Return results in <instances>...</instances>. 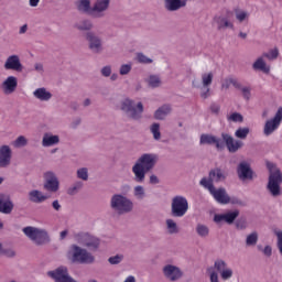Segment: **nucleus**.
Listing matches in <instances>:
<instances>
[{
    "label": "nucleus",
    "mask_w": 282,
    "mask_h": 282,
    "mask_svg": "<svg viewBox=\"0 0 282 282\" xmlns=\"http://www.w3.org/2000/svg\"><path fill=\"white\" fill-rule=\"evenodd\" d=\"M160 156L155 153H143L132 166L133 180L137 184H144L147 174L155 169Z\"/></svg>",
    "instance_id": "nucleus-1"
},
{
    "label": "nucleus",
    "mask_w": 282,
    "mask_h": 282,
    "mask_svg": "<svg viewBox=\"0 0 282 282\" xmlns=\"http://www.w3.org/2000/svg\"><path fill=\"white\" fill-rule=\"evenodd\" d=\"M119 109L128 118V120H134L135 122L142 120L144 113V104L141 101L135 104V100L127 97L119 104Z\"/></svg>",
    "instance_id": "nucleus-2"
},
{
    "label": "nucleus",
    "mask_w": 282,
    "mask_h": 282,
    "mask_svg": "<svg viewBox=\"0 0 282 282\" xmlns=\"http://www.w3.org/2000/svg\"><path fill=\"white\" fill-rule=\"evenodd\" d=\"M267 169L269 171V178L267 184V191H269L272 197H281V184H282V173L276 164L268 161Z\"/></svg>",
    "instance_id": "nucleus-3"
},
{
    "label": "nucleus",
    "mask_w": 282,
    "mask_h": 282,
    "mask_svg": "<svg viewBox=\"0 0 282 282\" xmlns=\"http://www.w3.org/2000/svg\"><path fill=\"white\" fill-rule=\"evenodd\" d=\"M110 209L119 217L129 215L133 213V200L122 194H113L110 198Z\"/></svg>",
    "instance_id": "nucleus-4"
},
{
    "label": "nucleus",
    "mask_w": 282,
    "mask_h": 282,
    "mask_svg": "<svg viewBox=\"0 0 282 282\" xmlns=\"http://www.w3.org/2000/svg\"><path fill=\"white\" fill-rule=\"evenodd\" d=\"M22 232L30 241H33L35 246H47L52 243V237H50L47 229L28 226L22 229Z\"/></svg>",
    "instance_id": "nucleus-5"
},
{
    "label": "nucleus",
    "mask_w": 282,
    "mask_h": 282,
    "mask_svg": "<svg viewBox=\"0 0 282 282\" xmlns=\"http://www.w3.org/2000/svg\"><path fill=\"white\" fill-rule=\"evenodd\" d=\"M68 259L72 263H80L89 265L96 261V258L87 249L78 247V245H72L70 250L68 251Z\"/></svg>",
    "instance_id": "nucleus-6"
},
{
    "label": "nucleus",
    "mask_w": 282,
    "mask_h": 282,
    "mask_svg": "<svg viewBox=\"0 0 282 282\" xmlns=\"http://www.w3.org/2000/svg\"><path fill=\"white\" fill-rule=\"evenodd\" d=\"M226 177H228V173L220 167L212 169L207 177H203L199 182L200 186L204 188H208L209 186H215L219 184V182H226Z\"/></svg>",
    "instance_id": "nucleus-7"
},
{
    "label": "nucleus",
    "mask_w": 282,
    "mask_h": 282,
    "mask_svg": "<svg viewBox=\"0 0 282 282\" xmlns=\"http://www.w3.org/2000/svg\"><path fill=\"white\" fill-rule=\"evenodd\" d=\"M186 213H188V199L182 195L174 196L171 203V215L182 218Z\"/></svg>",
    "instance_id": "nucleus-8"
},
{
    "label": "nucleus",
    "mask_w": 282,
    "mask_h": 282,
    "mask_svg": "<svg viewBox=\"0 0 282 282\" xmlns=\"http://www.w3.org/2000/svg\"><path fill=\"white\" fill-rule=\"evenodd\" d=\"M84 39L87 41L88 50L93 54H102L105 51V42L102 41V36L98 35V33L94 31H89L84 34Z\"/></svg>",
    "instance_id": "nucleus-9"
},
{
    "label": "nucleus",
    "mask_w": 282,
    "mask_h": 282,
    "mask_svg": "<svg viewBox=\"0 0 282 282\" xmlns=\"http://www.w3.org/2000/svg\"><path fill=\"white\" fill-rule=\"evenodd\" d=\"M44 177V184L43 188L46 191V193H58L61 188V181H58V176H56V173L52 171H47L43 174Z\"/></svg>",
    "instance_id": "nucleus-10"
},
{
    "label": "nucleus",
    "mask_w": 282,
    "mask_h": 282,
    "mask_svg": "<svg viewBox=\"0 0 282 282\" xmlns=\"http://www.w3.org/2000/svg\"><path fill=\"white\" fill-rule=\"evenodd\" d=\"M75 241L89 250H98L100 240L88 232H79L75 235Z\"/></svg>",
    "instance_id": "nucleus-11"
},
{
    "label": "nucleus",
    "mask_w": 282,
    "mask_h": 282,
    "mask_svg": "<svg viewBox=\"0 0 282 282\" xmlns=\"http://www.w3.org/2000/svg\"><path fill=\"white\" fill-rule=\"evenodd\" d=\"M281 122H282V107H279L274 117L265 121L263 127V135H265L267 138L269 135H272V133H274V131H276V129L281 127Z\"/></svg>",
    "instance_id": "nucleus-12"
},
{
    "label": "nucleus",
    "mask_w": 282,
    "mask_h": 282,
    "mask_svg": "<svg viewBox=\"0 0 282 282\" xmlns=\"http://www.w3.org/2000/svg\"><path fill=\"white\" fill-rule=\"evenodd\" d=\"M216 274H220L223 281H230L232 279L234 271L228 267V263L225 260L217 259L214 262V268Z\"/></svg>",
    "instance_id": "nucleus-13"
},
{
    "label": "nucleus",
    "mask_w": 282,
    "mask_h": 282,
    "mask_svg": "<svg viewBox=\"0 0 282 282\" xmlns=\"http://www.w3.org/2000/svg\"><path fill=\"white\" fill-rule=\"evenodd\" d=\"M221 139L225 142V145L229 153H237L238 151H240V149H243V141L236 140L232 135L226 132L221 133Z\"/></svg>",
    "instance_id": "nucleus-14"
},
{
    "label": "nucleus",
    "mask_w": 282,
    "mask_h": 282,
    "mask_svg": "<svg viewBox=\"0 0 282 282\" xmlns=\"http://www.w3.org/2000/svg\"><path fill=\"white\" fill-rule=\"evenodd\" d=\"M206 189L209 191L210 195H213L218 204H230V196L226 192V188L219 187L216 189L215 185H209Z\"/></svg>",
    "instance_id": "nucleus-15"
},
{
    "label": "nucleus",
    "mask_w": 282,
    "mask_h": 282,
    "mask_svg": "<svg viewBox=\"0 0 282 282\" xmlns=\"http://www.w3.org/2000/svg\"><path fill=\"white\" fill-rule=\"evenodd\" d=\"M110 3L111 0H96L91 8V17H95V19L105 17V12L109 10Z\"/></svg>",
    "instance_id": "nucleus-16"
},
{
    "label": "nucleus",
    "mask_w": 282,
    "mask_h": 282,
    "mask_svg": "<svg viewBox=\"0 0 282 282\" xmlns=\"http://www.w3.org/2000/svg\"><path fill=\"white\" fill-rule=\"evenodd\" d=\"M3 67L7 70L18 72V74L23 72V64L21 63V57H19V55H10L7 57Z\"/></svg>",
    "instance_id": "nucleus-17"
},
{
    "label": "nucleus",
    "mask_w": 282,
    "mask_h": 282,
    "mask_svg": "<svg viewBox=\"0 0 282 282\" xmlns=\"http://www.w3.org/2000/svg\"><path fill=\"white\" fill-rule=\"evenodd\" d=\"M163 274L169 281H180V279H182V276L184 275V272H182V269H180V267L167 264L163 267Z\"/></svg>",
    "instance_id": "nucleus-18"
},
{
    "label": "nucleus",
    "mask_w": 282,
    "mask_h": 282,
    "mask_svg": "<svg viewBox=\"0 0 282 282\" xmlns=\"http://www.w3.org/2000/svg\"><path fill=\"white\" fill-rule=\"evenodd\" d=\"M3 94L10 96V94H14L17 91V87H19V79L15 76H8L0 85Z\"/></svg>",
    "instance_id": "nucleus-19"
},
{
    "label": "nucleus",
    "mask_w": 282,
    "mask_h": 282,
    "mask_svg": "<svg viewBox=\"0 0 282 282\" xmlns=\"http://www.w3.org/2000/svg\"><path fill=\"white\" fill-rule=\"evenodd\" d=\"M237 175L239 180H253L254 171L250 167V163L242 161L239 163L237 167Z\"/></svg>",
    "instance_id": "nucleus-20"
},
{
    "label": "nucleus",
    "mask_w": 282,
    "mask_h": 282,
    "mask_svg": "<svg viewBox=\"0 0 282 282\" xmlns=\"http://www.w3.org/2000/svg\"><path fill=\"white\" fill-rule=\"evenodd\" d=\"M239 217V210H232V212H227L225 214H216L214 216V221L215 224H221V221H225V224H235V220Z\"/></svg>",
    "instance_id": "nucleus-21"
},
{
    "label": "nucleus",
    "mask_w": 282,
    "mask_h": 282,
    "mask_svg": "<svg viewBox=\"0 0 282 282\" xmlns=\"http://www.w3.org/2000/svg\"><path fill=\"white\" fill-rule=\"evenodd\" d=\"M12 162V148L10 145L0 147V169H8V165Z\"/></svg>",
    "instance_id": "nucleus-22"
},
{
    "label": "nucleus",
    "mask_w": 282,
    "mask_h": 282,
    "mask_svg": "<svg viewBox=\"0 0 282 282\" xmlns=\"http://www.w3.org/2000/svg\"><path fill=\"white\" fill-rule=\"evenodd\" d=\"M12 210H14V203H12L10 195L0 193V213L10 215Z\"/></svg>",
    "instance_id": "nucleus-23"
},
{
    "label": "nucleus",
    "mask_w": 282,
    "mask_h": 282,
    "mask_svg": "<svg viewBox=\"0 0 282 282\" xmlns=\"http://www.w3.org/2000/svg\"><path fill=\"white\" fill-rule=\"evenodd\" d=\"M200 144H215L218 151L225 149L226 144L221 141V139L213 135V134H202L200 135Z\"/></svg>",
    "instance_id": "nucleus-24"
},
{
    "label": "nucleus",
    "mask_w": 282,
    "mask_h": 282,
    "mask_svg": "<svg viewBox=\"0 0 282 282\" xmlns=\"http://www.w3.org/2000/svg\"><path fill=\"white\" fill-rule=\"evenodd\" d=\"M61 142V137L58 134H52L50 132H45L42 138V147L50 148L56 147Z\"/></svg>",
    "instance_id": "nucleus-25"
},
{
    "label": "nucleus",
    "mask_w": 282,
    "mask_h": 282,
    "mask_svg": "<svg viewBox=\"0 0 282 282\" xmlns=\"http://www.w3.org/2000/svg\"><path fill=\"white\" fill-rule=\"evenodd\" d=\"M184 7H186V0H164V8L167 12H177Z\"/></svg>",
    "instance_id": "nucleus-26"
},
{
    "label": "nucleus",
    "mask_w": 282,
    "mask_h": 282,
    "mask_svg": "<svg viewBox=\"0 0 282 282\" xmlns=\"http://www.w3.org/2000/svg\"><path fill=\"white\" fill-rule=\"evenodd\" d=\"M28 197L29 202H31L32 204H43V202H47V196L39 189L30 191Z\"/></svg>",
    "instance_id": "nucleus-27"
},
{
    "label": "nucleus",
    "mask_w": 282,
    "mask_h": 282,
    "mask_svg": "<svg viewBox=\"0 0 282 282\" xmlns=\"http://www.w3.org/2000/svg\"><path fill=\"white\" fill-rule=\"evenodd\" d=\"M171 111H173V108L171 107V105L165 104V105L159 107L154 111V119L155 120H166V117L171 116Z\"/></svg>",
    "instance_id": "nucleus-28"
},
{
    "label": "nucleus",
    "mask_w": 282,
    "mask_h": 282,
    "mask_svg": "<svg viewBox=\"0 0 282 282\" xmlns=\"http://www.w3.org/2000/svg\"><path fill=\"white\" fill-rule=\"evenodd\" d=\"M33 96L41 102H50L52 100V94L45 87L36 88L33 91Z\"/></svg>",
    "instance_id": "nucleus-29"
},
{
    "label": "nucleus",
    "mask_w": 282,
    "mask_h": 282,
    "mask_svg": "<svg viewBox=\"0 0 282 282\" xmlns=\"http://www.w3.org/2000/svg\"><path fill=\"white\" fill-rule=\"evenodd\" d=\"M214 22L217 25V30H232V28H235V24L224 15H216Z\"/></svg>",
    "instance_id": "nucleus-30"
},
{
    "label": "nucleus",
    "mask_w": 282,
    "mask_h": 282,
    "mask_svg": "<svg viewBox=\"0 0 282 282\" xmlns=\"http://www.w3.org/2000/svg\"><path fill=\"white\" fill-rule=\"evenodd\" d=\"M78 12L91 14V0H77L75 3Z\"/></svg>",
    "instance_id": "nucleus-31"
},
{
    "label": "nucleus",
    "mask_w": 282,
    "mask_h": 282,
    "mask_svg": "<svg viewBox=\"0 0 282 282\" xmlns=\"http://www.w3.org/2000/svg\"><path fill=\"white\" fill-rule=\"evenodd\" d=\"M253 69L263 72L264 74H270V67L263 61V56L258 57L257 61L252 64Z\"/></svg>",
    "instance_id": "nucleus-32"
},
{
    "label": "nucleus",
    "mask_w": 282,
    "mask_h": 282,
    "mask_svg": "<svg viewBox=\"0 0 282 282\" xmlns=\"http://www.w3.org/2000/svg\"><path fill=\"white\" fill-rule=\"evenodd\" d=\"M75 28L79 30V32H93L94 22H91V20H82L79 23L75 24Z\"/></svg>",
    "instance_id": "nucleus-33"
},
{
    "label": "nucleus",
    "mask_w": 282,
    "mask_h": 282,
    "mask_svg": "<svg viewBox=\"0 0 282 282\" xmlns=\"http://www.w3.org/2000/svg\"><path fill=\"white\" fill-rule=\"evenodd\" d=\"M133 197L138 202H144L147 199V189L142 185H137L133 187Z\"/></svg>",
    "instance_id": "nucleus-34"
},
{
    "label": "nucleus",
    "mask_w": 282,
    "mask_h": 282,
    "mask_svg": "<svg viewBox=\"0 0 282 282\" xmlns=\"http://www.w3.org/2000/svg\"><path fill=\"white\" fill-rule=\"evenodd\" d=\"M148 87L151 89H158V87H162V79L158 75H150L147 79Z\"/></svg>",
    "instance_id": "nucleus-35"
},
{
    "label": "nucleus",
    "mask_w": 282,
    "mask_h": 282,
    "mask_svg": "<svg viewBox=\"0 0 282 282\" xmlns=\"http://www.w3.org/2000/svg\"><path fill=\"white\" fill-rule=\"evenodd\" d=\"M230 85H232V87H235V89H241V84L232 77L226 78L223 82L221 89H230Z\"/></svg>",
    "instance_id": "nucleus-36"
},
{
    "label": "nucleus",
    "mask_w": 282,
    "mask_h": 282,
    "mask_svg": "<svg viewBox=\"0 0 282 282\" xmlns=\"http://www.w3.org/2000/svg\"><path fill=\"white\" fill-rule=\"evenodd\" d=\"M150 132L153 135V140L160 142L162 140V132L160 131V123L154 122L150 126Z\"/></svg>",
    "instance_id": "nucleus-37"
},
{
    "label": "nucleus",
    "mask_w": 282,
    "mask_h": 282,
    "mask_svg": "<svg viewBox=\"0 0 282 282\" xmlns=\"http://www.w3.org/2000/svg\"><path fill=\"white\" fill-rule=\"evenodd\" d=\"M196 234L198 237H202V239H206V237L210 235V229L206 225L198 224L196 225Z\"/></svg>",
    "instance_id": "nucleus-38"
},
{
    "label": "nucleus",
    "mask_w": 282,
    "mask_h": 282,
    "mask_svg": "<svg viewBox=\"0 0 282 282\" xmlns=\"http://www.w3.org/2000/svg\"><path fill=\"white\" fill-rule=\"evenodd\" d=\"M250 135V128L248 127H239L235 131V138H238V140H246Z\"/></svg>",
    "instance_id": "nucleus-39"
},
{
    "label": "nucleus",
    "mask_w": 282,
    "mask_h": 282,
    "mask_svg": "<svg viewBox=\"0 0 282 282\" xmlns=\"http://www.w3.org/2000/svg\"><path fill=\"white\" fill-rule=\"evenodd\" d=\"M259 241V234L257 231H252L246 238V246L248 248L257 246Z\"/></svg>",
    "instance_id": "nucleus-40"
},
{
    "label": "nucleus",
    "mask_w": 282,
    "mask_h": 282,
    "mask_svg": "<svg viewBox=\"0 0 282 282\" xmlns=\"http://www.w3.org/2000/svg\"><path fill=\"white\" fill-rule=\"evenodd\" d=\"M165 224H166L167 232L170 235H177V232H180V229L177 228V223H175V220L170 218L165 220Z\"/></svg>",
    "instance_id": "nucleus-41"
},
{
    "label": "nucleus",
    "mask_w": 282,
    "mask_h": 282,
    "mask_svg": "<svg viewBox=\"0 0 282 282\" xmlns=\"http://www.w3.org/2000/svg\"><path fill=\"white\" fill-rule=\"evenodd\" d=\"M83 188V182L77 181L70 187L67 188V195L74 196Z\"/></svg>",
    "instance_id": "nucleus-42"
},
{
    "label": "nucleus",
    "mask_w": 282,
    "mask_h": 282,
    "mask_svg": "<svg viewBox=\"0 0 282 282\" xmlns=\"http://www.w3.org/2000/svg\"><path fill=\"white\" fill-rule=\"evenodd\" d=\"M262 58H268V61H276V58H279V48L274 47L269 52L263 53Z\"/></svg>",
    "instance_id": "nucleus-43"
},
{
    "label": "nucleus",
    "mask_w": 282,
    "mask_h": 282,
    "mask_svg": "<svg viewBox=\"0 0 282 282\" xmlns=\"http://www.w3.org/2000/svg\"><path fill=\"white\" fill-rule=\"evenodd\" d=\"M213 78H214V75L213 73H204L202 75V84H203V87H209L213 85Z\"/></svg>",
    "instance_id": "nucleus-44"
},
{
    "label": "nucleus",
    "mask_w": 282,
    "mask_h": 282,
    "mask_svg": "<svg viewBox=\"0 0 282 282\" xmlns=\"http://www.w3.org/2000/svg\"><path fill=\"white\" fill-rule=\"evenodd\" d=\"M235 14H236V19H237V21H239V23H243V21H246V19H248V17H250L248 11H243L240 9H235Z\"/></svg>",
    "instance_id": "nucleus-45"
},
{
    "label": "nucleus",
    "mask_w": 282,
    "mask_h": 282,
    "mask_svg": "<svg viewBox=\"0 0 282 282\" xmlns=\"http://www.w3.org/2000/svg\"><path fill=\"white\" fill-rule=\"evenodd\" d=\"M13 147L15 149H21L23 147H28V139L24 135H20L14 141H13Z\"/></svg>",
    "instance_id": "nucleus-46"
},
{
    "label": "nucleus",
    "mask_w": 282,
    "mask_h": 282,
    "mask_svg": "<svg viewBox=\"0 0 282 282\" xmlns=\"http://www.w3.org/2000/svg\"><path fill=\"white\" fill-rule=\"evenodd\" d=\"M137 61L141 63V65H151V63H153V59L144 55V53H137Z\"/></svg>",
    "instance_id": "nucleus-47"
},
{
    "label": "nucleus",
    "mask_w": 282,
    "mask_h": 282,
    "mask_svg": "<svg viewBox=\"0 0 282 282\" xmlns=\"http://www.w3.org/2000/svg\"><path fill=\"white\" fill-rule=\"evenodd\" d=\"M239 89L242 94V97L245 98V100H250L251 96H252V88H250V86H242L240 84V88H236Z\"/></svg>",
    "instance_id": "nucleus-48"
},
{
    "label": "nucleus",
    "mask_w": 282,
    "mask_h": 282,
    "mask_svg": "<svg viewBox=\"0 0 282 282\" xmlns=\"http://www.w3.org/2000/svg\"><path fill=\"white\" fill-rule=\"evenodd\" d=\"M131 69H133V65L131 63L122 64L119 68L120 76H128L131 74Z\"/></svg>",
    "instance_id": "nucleus-49"
},
{
    "label": "nucleus",
    "mask_w": 282,
    "mask_h": 282,
    "mask_svg": "<svg viewBox=\"0 0 282 282\" xmlns=\"http://www.w3.org/2000/svg\"><path fill=\"white\" fill-rule=\"evenodd\" d=\"M77 177L78 180L87 182L89 180V171L87 170V167H80L79 170H77Z\"/></svg>",
    "instance_id": "nucleus-50"
},
{
    "label": "nucleus",
    "mask_w": 282,
    "mask_h": 282,
    "mask_svg": "<svg viewBox=\"0 0 282 282\" xmlns=\"http://www.w3.org/2000/svg\"><path fill=\"white\" fill-rule=\"evenodd\" d=\"M123 260H124L123 254H116L108 259V263H110V265H119V263H122Z\"/></svg>",
    "instance_id": "nucleus-51"
},
{
    "label": "nucleus",
    "mask_w": 282,
    "mask_h": 282,
    "mask_svg": "<svg viewBox=\"0 0 282 282\" xmlns=\"http://www.w3.org/2000/svg\"><path fill=\"white\" fill-rule=\"evenodd\" d=\"M228 122H243V115L239 112H232L227 117Z\"/></svg>",
    "instance_id": "nucleus-52"
},
{
    "label": "nucleus",
    "mask_w": 282,
    "mask_h": 282,
    "mask_svg": "<svg viewBox=\"0 0 282 282\" xmlns=\"http://www.w3.org/2000/svg\"><path fill=\"white\" fill-rule=\"evenodd\" d=\"M276 236V248L279 250L280 257H282V230L274 232Z\"/></svg>",
    "instance_id": "nucleus-53"
},
{
    "label": "nucleus",
    "mask_w": 282,
    "mask_h": 282,
    "mask_svg": "<svg viewBox=\"0 0 282 282\" xmlns=\"http://www.w3.org/2000/svg\"><path fill=\"white\" fill-rule=\"evenodd\" d=\"M236 228L238 230H246V228H248V221L246 220V218H240L236 221Z\"/></svg>",
    "instance_id": "nucleus-54"
},
{
    "label": "nucleus",
    "mask_w": 282,
    "mask_h": 282,
    "mask_svg": "<svg viewBox=\"0 0 282 282\" xmlns=\"http://www.w3.org/2000/svg\"><path fill=\"white\" fill-rule=\"evenodd\" d=\"M2 254L8 259H14V257H17V251H14L12 248H4Z\"/></svg>",
    "instance_id": "nucleus-55"
},
{
    "label": "nucleus",
    "mask_w": 282,
    "mask_h": 282,
    "mask_svg": "<svg viewBox=\"0 0 282 282\" xmlns=\"http://www.w3.org/2000/svg\"><path fill=\"white\" fill-rule=\"evenodd\" d=\"M100 74L104 76V78H109V76H111V65L104 66L100 69Z\"/></svg>",
    "instance_id": "nucleus-56"
},
{
    "label": "nucleus",
    "mask_w": 282,
    "mask_h": 282,
    "mask_svg": "<svg viewBox=\"0 0 282 282\" xmlns=\"http://www.w3.org/2000/svg\"><path fill=\"white\" fill-rule=\"evenodd\" d=\"M200 98H203V100L210 98V87L209 86H207V87L203 86L202 91H200Z\"/></svg>",
    "instance_id": "nucleus-57"
},
{
    "label": "nucleus",
    "mask_w": 282,
    "mask_h": 282,
    "mask_svg": "<svg viewBox=\"0 0 282 282\" xmlns=\"http://www.w3.org/2000/svg\"><path fill=\"white\" fill-rule=\"evenodd\" d=\"M229 204H234V206H246V202L237 197L229 198Z\"/></svg>",
    "instance_id": "nucleus-58"
},
{
    "label": "nucleus",
    "mask_w": 282,
    "mask_h": 282,
    "mask_svg": "<svg viewBox=\"0 0 282 282\" xmlns=\"http://www.w3.org/2000/svg\"><path fill=\"white\" fill-rule=\"evenodd\" d=\"M263 256L264 257H272V247L270 245H267L263 249H262Z\"/></svg>",
    "instance_id": "nucleus-59"
},
{
    "label": "nucleus",
    "mask_w": 282,
    "mask_h": 282,
    "mask_svg": "<svg viewBox=\"0 0 282 282\" xmlns=\"http://www.w3.org/2000/svg\"><path fill=\"white\" fill-rule=\"evenodd\" d=\"M34 69L35 72H37L39 74H43V72H45V68L43 67L42 63H35L34 64Z\"/></svg>",
    "instance_id": "nucleus-60"
},
{
    "label": "nucleus",
    "mask_w": 282,
    "mask_h": 282,
    "mask_svg": "<svg viewBox=\"0 0 282 282\" xmlns=\"http://www.w3.org/2000/svg\"><path fill=\"white\" fill-rule=\"evenodd\" d=\"M149 183L152 184V185L159 184L160 183V178L158 177V175L152 174V175H150Z\"/></svg>",
    "instance_id": "nucleus-61"
},
{
    "label": "nucleus",
    "mask_w": 282,
    "mask_h": 282,
    "mask_svg": "<svg viewBox=\"0 0 282 282\" xmlns=\"http://www.w3.org/2000/svg\"><path fill=\"white\" fill-rule=\"evenodd\" d=\"M220 109H221V107L219 105H217V104H212L210 105L212 113H219Z\"/></svg>",
    "instance_id": "nucleus-62"
},
{
    "label": "nucleus",
    "mask_w": 282,
    "mask_h": 282,
    "mask_svg": "<svg viewBox=\"0 0 282 282\" xmlns=\"http://www.w3.org/2000/svg\"><path fill=\"white\" fill-rule=\"evenodd\" d=\"M80 122H83V120L80 118L73 120L70 123L72 129H76V128L80 127Z\"/></svg>",
    "instance_id": "nucleus-63"
},
{
    "label": "nucleus",
    "mask_w": 282,
    "mask_h": 282,
    "mask_svg": "<svg viewBox=\"0 0 282 282\" xmlns=\"http://www.w3.org/2000/svg\"><path fill=\"white\" fill-rule=\"evenodd\" d=\"M52 207L56 212L61 210V203L58 202V199H55V200L52 202Z\"/></svg>",
    "instance_id": "nucleus-64"
}]
</instances>
